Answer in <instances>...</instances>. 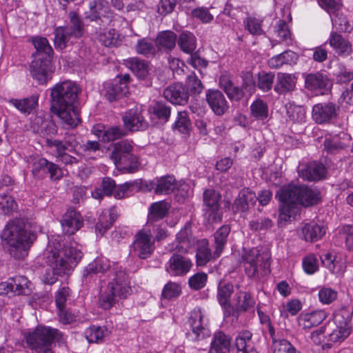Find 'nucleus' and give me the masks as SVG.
Returning <instances> with one entry per match:
<instances>
[{"label": "nucleus", "mask_w": 353, "mask_h": 353, "mask_svg": "<svg viewBox=\"0 0 353 353\" xmlns=\"http://www.w3.org/2000/svg\"><path fill=\"white\" fill-rule=\"evenodd\" d=\"M46 262L53 271L47 272L43 276V282L52 285L57 281V275L66 274L72 270L82 258L83 253L72 243L63 244L61 237L52 236L45 250Z\"/></svg>", "instance_id": "nucleus-2"}, {"label": "nucleus", "mask_w": 353, "mask_h": 353, "mask_svg": "<svg viewBox=\"0 0 353 353\" xmlns=\"http://www.w3.org/2000/svg\"><path fill=\"white\" fill-rule=\"evenodd\" d=\"M69 23L66 26L57 28L54 30V45L63 49L68 44H72L84 33V24L79 15L73 11L68 13Z\"/></svg>", "instance_id": "nucleus-7"}, {"label": "nucleus", "mask_w": 353, "mask_h": 353, "mask_svg": "<svg viewBox=\"0 0 353 353\" xmlns=\"http://www.w3.org/2000/svg\"><path fill=\"white\" fill-rule=\"evenodd\" d=\"M301 234L306 241H316L325 234V228L314 222H310L304 224Z\"/></svg>", "instance_id": "nucleus-38"}, {"label": "nucleus", "mask_w": 353, "mask_h": 353, "mask_svg": "<svg viewBox=\"0 0 353 353\" xmlns=\"http://www.w3.org/2000/svg\"><path fill=\"white\" fill-rule=\"evenodd\" d=\"M192 265L189 258L174 253L165 265V270L171 276H183L190 272Z\"/></svg>", "instance_id": "nucleus-15"}, {"label": "nucleus", "mask_w": 353, "mask_h": 353, "mask_svg": "<svg viewBox=\"0 0 353 353\" xmlns=\"http://www.w3.org/2000/svg\"><path fill=\"white\" fill-rule=\"evenodd\" d=\"M297 172L303 180L317 181L325 177V168L322 163L316 161L300 163L297 167Z\"/></svg>", "instance_id": "nucleus-17"}, {"label": "nucleus", "mask_w": 353, "mask_h": 353, "mask_svg": "<svg viewBox=\"0 0 353 353\" xmlns=\"http://www.w3.org/2000/svg\"><path fill=\"white\" fill-rule=\"evenodd\" d=\"M280 201L278 225L282 226L287 221L294 219L298 212V204L310 207L321 200V192L314 187L306 185L283 186L276 192Z\"/></svg>", "instance_id": "nucleus-1"}, {"label": "nucleus", "mask_w": 353, "mask_h": 353, "mask_svg": "<svg viewBox=\"0 0 353 353\" xmlns=\"http://www.w3.org/2000/svg\"><path fill=\"white\" fill-rule=\"evenodd\" d=\"M206 99L212 110L216 115H223L229 108L223 94L219 90H209L206 94Z\"/></svg>", "instance_id": "nucleus-23"}, {"label": "nucleus", "mask_w": 353, "mask_h": 353, "mask_svg": "<svg viewBox=\"0 0 353 353\" xmlns=\"http://www.w3.org/2000/svg\"><path fill=\"white\" fill-rule=\"evenodd\" d=\"M197 241L192 235L191 223L187 222L183 228L176 236V250L181 253H187L190 249L193 248Z\"/></svg>", "instance_id": "nucleus-18"}, {"label": "nucleus", "mask_w": 353, "mask_h": 353, "mask_svg": "<svg viewBox=\"0 0 353 353\" xmlns=\"http://www.w3.org/2000/svg\"><path fill=\"white\" fill-rule=\"evenodd\" d=\"M219 86L231 101H239L244 97L243 89L234 84L231 75L228 72H224L220 76Z\"/></svg>", "instance_id": "nucleus-21"}, {"label": "nucleus", "mask_w": 353, "mask_h": 353, "mask_svg": "<svg viewBox=\"0 0 353 353\" xmlns=\"http://www.w3.org/2000/svg\"><path fill=\"white\" fill-rule=\"evenodd\" d=\"M256 202L255 194L248 188L243 189L234 202L233 209L234 212H245L250 205H254Z\"/></svg>", "instance_id": "nucleus-31"}, {"label": "nucleus", "mask_w": 353, "mask_h": 353, "mask_svg": "<svg viewBox=\"0 0 353 353\" xmlns=\"http://www.w3.org/2000/svg\"><path fill=\"white\" fill-rule=\"evenodd\" d=\"M176 35L172 31L160 32L156 39V46L159 50H171L176 46Z\"/></svg>", "instance_id": "nucleus-44"}, {"label": "nucleus", "mask_w": 353, "mask_h": 353, "mask_svg": "<svg viewBox=\"0 0 353 353\" xmlns=\"http://www.w3.org/2000/svg\"><path fill=\"white\" fill-rule=\"evenodd\" d=\"M163 96L168 101L176 105H183L188 100V91L179 83H174L165 88Z\"/></svg>", "instance_id": "nucleus-24"}, {"label": "nucleus", "mask_w": 353, "mask_h": 353, "mask_svg": "<svg viewBox=\"0 0 353 353\" xmlns=\"http://www.w3.org/2000/svg\"><path fill=\"white\" fill-rule=\"evenodd\" d=\"M105 97L110 101H114L125 96L129 89L125 82L114 79L105 85Z\"/></svg>", "instance_id": "nucleus-34"}, {"label": "nucleus", "mask_w": 353, "mask_h": 353, "mask_svg": "<svg viewBox=\"0 0 353 353\" xmlns=\"http://www.w3.org/2000/svg\"><path fill=\"white\" fill-rule=\"evenodd\" d=\"M286 114L294 123H302L305 119V110L303 106L289 103L286 105Z\"/></svg>", "instance_id": "nucleus-52"}, {"label": "nucleus", "mask_w": 353, "mask_h": 353, "mask_svg": "<svg viewBox=\"0 0 353 353\" xmlns=\"http://www.w3.org/2000/svg\"><path fill=\"white\" fill-rule=\"evenodd\" d=\"M83 220L81 214L74 209H69L63 214L61 223L63 232L72 235L83 225Z\"/></svg>", "instance_id": "nucleus-20"}, {"label": "nucleus", "mask_w": 353, "mask_h": 353, "mask_svg": "<svg viewBox=\"0 0 353 353\" xmlns=\"http://www.w3.org/2000/svg\"><path fill=\"white\" fill-rule=\"evenodd\" d=\"M245 29L252 35L259 36L263 34V30L261 28L262 21L254 18L248 17L245 21Z\"/></svg>", "instance_id": "nucleus-61"}, {"label": "nucleus", "mask_w": 353, "mask_h": 353, "mask_svg": "<svg viewBox=\"0 0 353 353\" xmlns=\"http://www.w3.org/2000/svg\"><path fill=\"white\" fill-rule=\"evenodd\" d=\"M111 277L108 285L110 292H113L119 299H125L130 294L132 290L128 276L123 270H115Z\"/></svg>", "instance_id": "nucleus-13"}, {"label": "nucleus", "mask_w": 353, "mask_h": 353, "mask_svg": "<svg viewBox=\"0 0 353 353\" xmlns=\"http://www.w3.org/2000/svg\"><path fill=\"white\" fill-rule=\"evenodd\" d=\"M117 297L113 292H110V289L108 287L100 296L99 303L101 307L105 310L110 309L115 304Z\"/></svg>", "instance_id": "nucleus-63"}, {"label": "nucleus", "mask_w": 353, "mask_h": 353, "mask_svg": "<svg viewBox=\"0 0 353 353\" xmlns=\"http://www.w3.org/2000/svg\"><path fill=\"white\" fill-rule=\"evenodd\" d=\"M245 273L250 278H259L270 273V256L257 248L244 250L241 256Z\"/></svg>", "instance_id": "nucleus-6"}, {"label": "nucleus", "mask_w": 353, "mask_h": 353, "mask_svg": "<svg viewBox=\"0 0 353 353\" xmlns=\"http://www.w3.org/2000/svg\"><path fill=\"white\" fill-rule=\"evenodd\" d=\"M255 305V301L251 294L248 292L239 291L235 295L234 299V314L236 317L239 313L245 312L253 308Z\"/></svg>", "instance_id": "nucleus-29"}, {"label": "nucleus", "mask_w": 353, "mask_h": 353, "mask_svg": "<svg viewBox=\"0 0 353 353\" xmlns=\"http://www.w3.org/2000/svg\"><path fill=\"white\" fill-rule=\"evenodd\" d=\"M9 103L23 114H30L37 105V98L31 97L23 99H12Z\"/></svg>", "instance_id": "nucleus-50"}, {"label": "nucleus", "mask_w": 353, "mask_h": 353, "mask_svg": "<svg viewBox=\"0 0 353 353\" xmlns=\"http://www.w3.org/2000/svg\"><path fill=\"white\" fill-rule=\"evenodd\" d=\"M28 162L32 168V173L38 178L42 177L46 173L49 161L37 155H31L28 159Z\"/></svg>", "instance_id": "nucleus-45"}, {"label": "nucleus", "mask_w": 353, "mask_h": 353, "mask_svg": "<svg viewBox=\"0 0 353 353\" xmlns=\"http://www.w3.org/2000/svg\"><path fill=\"white\" fill-rule=\"evenodd\" d=\"M2 237L10 246L9 252L15 259H21L28 254V250L35 239L34 235L26 229L21 220L8 223L3 230Z\"/></svg>", "instance_id": "nucleus-4"}, {"label": "nucleus", "mask_w": 353, "mask_h": 353, "mask_svg": "<svg viewBox=\"0 0 353 353\" xmlns=\"http://www.w3.org/2000/svg\"><path fill=\"white\" fill-rule=\"evenodd\" d=\"M112 148L110 159L117 168L131 173L138 170V159L132 154L133 146L129 141L122 140L115 143Z\"/></svg>", "instance_id": "nucleus-8"}, {"label": "nucleus", "mask_w": 353, "mask_h": 353, "mask_svg": "<svg viewBox=\"0 0 353 353\" xmlns=\"http://www.w3.org/2000/svg\"><path fill=\"white\" fill-rule=\"evenodd\" d=\"M296 81L294 75L287 73H278L274 90L279 94H285L295 89Z\"/></svg>", "instance_id": "nucleus-30"}, {"label": "nucleus", "mask_w": 353, "mask_h": 353, "mask_svg": "<svg viewBox=\"0 0 353 353\" xmlns=\"http://www.w3.org/2000/svg\"><path fill=\"white\" fill-rule=\"evenodd\" d=\"M110 333L105 327L92 325L88 327L85 332V338L89 343H99Z\"/></svg>", "instance_id": "nucleus-51"}, {"label": "nucleus", "mask_w": 353, "mask_h": 353, "mask_svg": "<svg viewBox=\"0 0 353 353\" xmlns=\"http://www.w3.org/2000/svg\"><path fill=\"white\" fill-rule=\"evenodd\" d=\"M17 209V204L14 198L8 194L0 195V213L10 214Z\"/></svg>", "instance_id": "nucleus-59"}, {"label": "nucleus", "mask_w": 353, "mask_h": 353, "mask_svg": "<svg viewBox=\"0 0 353 353\" xmlns=\"http://www.w3.org/2000/svg\"><path fill=\"white\" fill-rule=\"evenodd\" d=\"M329 43L339 55L348 56L352 52L351 43L336 32L331 33Z\"/></svg>", "instance_id": "nucleus-37"}, {"label": "nucleus", "mask_w": 353, "mask_h": 353, "mask_svg": "<svg viewBox=\"0 0 353 353\" xmlns=\"http://www.w3.org/2000/svg\"><path fill=\"white\" fill-rule=\"evenodd\" d=\"M140 188V180L125 182L117 188L114 193V196L116 199H121L125 196H128L135 189L139 190Z\"/></svg>", "instance_id": "nucleus-56"}, {"label": "nucleus", "mask_w": 353, "mask_h": 353, "mask_svg": "<svg viewBox=\"0 0 353 353\" xmlns=\"http://www.w3.org/2000/svg\"><path fill=\"white\" fill-rule=\"evenodd\" d=\"M170 209L169 204L165 201L153 203L150 208L149 221H156L164 218Z\"/></svg>", "instance_id": "nucleus-53"}, {"label": "nucleus", "mask_w": 353, "mask_h": 353, "mask_svg": "<svg viewBox=\"0 0 353 353\" xmlns=\"http://www.w3.org/2000/svg\"><path fill=\"white\" fill-rule=\"evenodd\" d=\"M154 242L155 239L150 230L143 228L135 236V240L132 244L133 251L140 259H147L154 251Z\"/></svg>", "instance_id": "nucleus-10"}, {"label": "nucleus", "mask_w": 353, "mask_h": 353, "mask_svg": "<svg viewBox=\"0 0 353 353\" xmlns=\"http://www.w3.org/2000/svg\"><path fill=\"white\" fill-rule=\"evenodd\" d=\"M230 339L222 332L214 334L210 353H229Z\"/></svg>", "instance_id": "nucleus-41"}, {"label": "nucleus", "mask_w": 353, "mask_h": 353, "mask_svg": "<svg viewBox=\"0 0 353 353\" xmlns=\"http://www.w3.org/2000/svg\"><path fill=\"white\" fill-rule=\"evenodd\" d=\"M212 258H214V256L209 248L208 241L206 239H202L199 242L196 254L197 265L203 266L206 265Z\"/></svg>", "instance_id": "nucleus-49"}, {"label": "nucleus", "mask_w": 353, "mask_h": 353, "mask_svg": "<svg viewBox=\"0 0 353 353\" xmlns=\"http://www.w3.org/2000/svg\"><path fill=\"white\" fill-rule=\"evenodd\" d=\"M196 39L193 33L184 31L181 32L178 38V45L185 53H192L196 49Z\"/></svg>", "instance_id": "nucleus-48"}, {"label": "nucleus", "mask_w": 353, "mask_h": 353, "mask_svg": "<svg viewBox=\"0 0 353 353\" xmlns=\"http://www.w3.org/2000/svg\"><path fill=\"white\" fill-rule=\"evenodd\" d=\"M134 48L137 54L145 57L154 55L156 52V47L153 41L148 38L139 39Z\"/></svg>", "instance_id": "nucleus-57"}, {"label": "nucleus", "mask_w": 353, "mask_h": 353, "mask_svg": "<svg viewBox=\"0 0 353 353\" xmlns=\"http://www.w3.org/2000/svg\"><path fill=\"white\" fill-rule=\"evenodd\" d=\"M221 195L214 190H206L203 192V202L205 205V216L210 223L219 222L221 216L219 212Z\"/></svg>", "instance_id": "nucleus-14"}, {"label": "nucleus", "mask_w": 353, "mask_h": 353, "mask_svg": "<svg viewBox=\"0 0 353 353\" xmlns=\"http://www.w3.org/2000/svg\"><path fill=\"white\" fill-rule=\"evenodd\" d=\"M274 225L273 221L268 217H261L252 220L249 223V228L254 232L265 231L270 229Z\"/></svg>", "instance_id": "nucleus-60"}, {"label": "nucleus", "mask_w": 353, "mask_h": 353, "mask_svg": "<svg viewBox=\"0 0 353 353\" xmlns=\"http://www.w3.org/2000/svg\"><path fill=\"white\" fill-rule=\"evenodd\" d=\"M126 135V132L119 126L110 127L106 130H100L98 134L103 142L113 141Z\"/></svg>", "instance_id": "nucleus-55"}, {"label": "nucleus", "mask_w": 353, "mask_h": 353, "mask_svg": "<svg viewBox=\"0 0 353 353\" xmlns=\"http://www.w3.org/2000/svg\"><path fill=\"white\" fill-rule=\"evenodd\" d=\"M63 334L57 329L38 326L34 331L25 336L27 346L37 353H54L52 345L61 341Z\"/></svg>", "instance_id": "nucleus-5"}, {"label": "nucleus", "mask_w": 353, "mask_h": 353, "mask_svg": "<svg viewBox=\"0 0 353 353\" xmlns=\"http://www.w3.org/2000/svg\"><path fill=\"white\" fill-rule=\"evenodd\" d=\"M252 334L248 330L239 332L235 340L236 353H258L252 341Z\"/></svg>", "instance_id": "nucleus-33"}, {"label": "nucleus", "mask_w": 353, "mask_h": 353, "mask_svg": "<svg viewBox=\"0 0 353 353\" xmlns=\"http://www.w3.org/2000/svg\"><path fill=\"white\" fill-rule=\"evenodd\" d=\"M51 57H34L30 65V72L39 84H45L52 79Z\"/></svg>", "instance_id": "nucleus-12"}, {"label": "nucleus", "mask_w": 353, "mask_h": 353, "mask_svg": "<svg viewBox=\"0 0 353 353\" xmlns=\"http://www.w3.org/2000/svg\"><path fill=\"white\" fill-rule=\"evenodd\" d=\"M32 43L36 49L34 57H51L53 50L46 38L37 37L32 39Z\"/></svg>", "instance_id": "nucleus-47"}, {"label": "nucleus", "mask_w": 353, "mask_h": 353, "mask_svg": "<svg viewBox=\"0 0 353 353\" xmlns=\"http://www.w3.org/2000/svg\"><path fill=\"white\" fill-rule=\"evenodd\" d=\"M125 127L130 131L142 130L147 128L148 123L143 119L139 109H130L125 112L122 117Z\"/></svg>", "instance_id": "nucleus-22"}, {"label": "nucleus", "mask_w": 353, "mask_h": 353, "mask_svg": "<svg viewBox=\"0 0 353 353\" xmlns=\"http://www.w3.org/2000/svg\"><path fill=\"white\" fill-rule=\"evenodd\" d=\"M117 217V212L114 208L103 211L96 224L95 230L97 233L102 236L112 225Z\"/></svg>", "instance_id": "nucleus-36"}, {"label": "nucleus", "mask_w": 353, "mask_h": 353, "mask_svg": "<svg viewBox=\"0 0 353 353\" xmlns=\"http://www.w3.org/2000/svg\"><path fill=\"white\" fill-rule=\"evenodd\" d=\"M186 84L188 89L193 94H200L203 89L201 80L198 79L195 74H191L188 76Z\"/></svg>", "instance_id": "nucleus-64"}, {"label": "nucleus", "mask_w": 353, "mask_h": 353, "mask_svg": "<svg viewBox=\"0 0 353 353\" xmlns=\"http://www.w3.org/2000/svg\"><path fill=\"white\" fill-rule=\"evenodd\" d=\"M152 118L158 119L161 123L168 122L171 115V107L163 101H154L149 108Z\"/></svg>", "instance_id": "nucleus-35"}, {"label": "nucleus", "mask_w": 353, "mask_h": 353, "mask_svg": "<svg viewBox=\"0 0 353 353\" xmlns=\"http://www.w3.org/2000/svg\"><path fill=\"white\" fill-rule=\"evenodd\" d=\"M329 340L334 343L342 342L352 332V316L349 310L343 308L334 314L333 321L327 326Z\"/></svg>", "instance_id": "nucleus-9"}, {"label": "nucleus", "mask_w": 353, "mask_h": 353, "mask_svg": "<svg viewBox=\"0 0 353 353\" xmlns=\"http://www.w3.org/2000/svg\"><path fill=\"white\" fill-rule=\"evenodd\" d=\"M80 92L79 85L71 81L57 83L50 88V109L69 128H75L80 122L74 105Z\"/></svg>", "instance_id": "nucleus-3"}, {"label": "nucleus", "mask_w": 353, "mask_h": 353, "mask_svg": "<svg viewBox=\"0 0 353 353\" xmlns=\"http://www.w3.org/2000/svg\"><path fill=\"white\" fill-rule=\"evenodd\" d=\"M85 17L90 21H96L101 17L112 18L108 3L105 0H94L90 3V11L85 13Z\"/></svg>", "instance_id": "nucleus-27"}, {"label": "nucleus", "mask_w": 353, "mask_h": 353, "mask_svg": "<svg viewBox=\"0 0 353 353\" xmlns=\"http://www.w3.org/2000/svg\"><path fill=\"white\" fill-rule=\"evenodd\" d=\"M339 108L332 102L320 103L312 108V115L316 123H329L338 116Z\"/></svg>", "instance_id": "nucleus-16"}, {"label": "nucleus", "mask_w": 353, "mask_h": 353, "mask_svg": "<svg viewBox=\"0 0 353 353\" xmlns=\"http://www.w3.org/2000/svg\"><path fill=\"white\" fill-rule=\"evenodd\" d=\"M332 24L336 28L342 32H349L350 30V24L347 21L346 17L339 10L336 12H332L330 14Z\"/></svg>", "instance_id": "nucleus-58"}, {"label": "nucleus", "mask_w": 353, "mask_h": 353, "mask_svg": "<svg viewBox=\"0 0 353 353\" xmlns=\"http://www.w3.org/2000/svg\"><path fill=\"white\" fill-rule=\"evenodd\" d=\"M234 292V285L230 282L219 283L217 291V299L224 310V315L229 316L234 314V308L230 303V296Z\"/></svg>", "instance_id": "nucleus-19"}, {"label": "nucleus", "mask_w": 353, "mask_h": 353, "mask_svg": "<svg viewBox=\"0 0 353 353\" xmlns=\"http://www.w3.org/2000/svg\"><path fill=\"white\" fill-rule=\"evenodd\" d=\"M30 292V282L23 276L10 278L0 283V295H27Z\"/></svg>", "instance_id": "nucleus-11"}, {"label": "nucleus", "mask_w": 353, "mask_h": 353, "mask_svg": "<svg viewBox=\"0 0 353 353\" xmlns=\"http://www.w3.org/2000/svg\"><path fill=\"white\" fill-rule=\"evenodd\" d=\"M250 115L259 121H264L268 117L269 108L266 102L261 99H256L250 105Z\"/></svg>", "instance_id": "nucleus-46"}, {"label": "nucleus", "mask_w": 353, "mask_h": 353, "mask_svg": "<svg viewBox=\"0 0 353 353\" xmlns=\"http://www.w3.org/2000/svg\"><path fill=\"white\" fill-rule=\"evenodd\" d=\"M125 65L141 80L147 79L150 75L148 62L139 57H131L125 60Z\"/></svg>", "instance_id": "nucleus-28"}, {"label": "nucleus", "mask_w": 353, "mask_h": 353, "mask_svg": "<svg viewBox=\"0 0 353 353\" xmlns=\"http://www.w3.org/2000/svg\"><path fill=\"white\" fill-rule=\"evenodd\" d=\"M152 189L157 194H168L176 188V179L173 176H165L157 179V183H151Z\"/></svg>", "instance_id": "nucleus-40"}, {"label": "nucleus", "mask_w": 353, "mask_h": 353, "mask_svg": "<svg viewBox=\"0 0 353 353\" xmlns=\"http://www.w3.org/2000/svg\"><path fill=\"white\" fill-rule=\"evenodd\" d=\"M329 80L321 72L310 73L305 77V88L316 94H323V90L327 88Z\"/></svg>", "instance_id": "nucleus-25"}, {"label": "nucleus", "mask_w": 353, "mask_h": 353, "mask_svg": "<svg viewBox=\"0 0 353 353\" xmlns=\"http://www.w3.org/2000/svg\"><path fill=\"white\" fill-rule=\"evenodd\" d=\"M174 128L182 134H190L192 123L186 111L178 112Z\"/></svg>", "instance_id": "nucleus-54"}, {"label": "nucleus", "mask_w": 353, "mask_h": 353, "mask_svg": "<svg viewBox=\"0 0 353 353\" xmlns=\"http://www.w3.org/2000/svg\"><path fill=\"white\" fill-rule=\"evenodd\" d=\"M230 232V227L228 225H224L214 233V251L213 252L214 259L218 258L221 256L223 250L225 248Z\"/></svg>", "instance_id": "nucleus-39"}, {"label": "nucleus", "mask_w": 353, "mask_h": 353, "mask_svg": "<svg viewBox=\"0 0 353 353\" xmlns=\"http://www.w3.org/2000/svg\"><path fill=\"white\" fill-rule=\"evenodd\" d=\"M110 268V261L106 258H97L85 268L83 276L87 278L98 273H103Z\"/></svg>", "instance_id": "nucleus-42"}, {"label": "nucleus", "mask_w": 353, "mask_h": 353, "mask_svg": "<svg viewBox=\"0 0 353 353\" xmlns=\"http://www.w3.org/2000/svg\"><path fill=\"white\" fill-rule=\"evenodd\" d=\"M325 318L326 314L323 310L301 314L298 317V324L303 329H310L319 325Z\"/></svg>", "instance_id": "nucleus-32"}, {"label": "nucleus", "mask_w": 353, "mask_h": 353, "mask_svg": "<svg viewBox=\"0 0 353 353\" xmlns=\"http://www.w3.org/2000/svg\"><path fill=\"white\" fill-rule=\"evenodd\" d=\"M297 59L298 56L295 52L291 50H286L269 59L268 65L272 68H279L284 64L291 65L294 63Z\"/></svg>", "instance_id": "nucleus-43"}, {"label": "nucleus", "mask_w": 353, "mask_h": 353, "mask_svg": "<svg viewBox=\"0 0 353 353\" xmlns=\"http://www.w3.org/2000/svg\"><path fill=\"white\" fill-rule=\"evenodd\" d=\"M203 314L200 308L194 309L190 315L189 323L194 339L201 340L209 336V331L203 324Z\"/></svg>", "instance_id": "nucleus-26"}, {"label": "nucleus", "mask_w": 353, "mask_h": 353, "mask_svg": "<svg viewBox=\"0 0 353 353\" xmlns=\"http://www.w3.org/2000/svg\"><path fill=\"white\" fill-rule=\"evenodd\" d=\"M302 266L306 274H313L319 270L318 259L314 254H309L303 259Z\"/></svg>", "instance_id": "nucleus-62"}]
</instances>
